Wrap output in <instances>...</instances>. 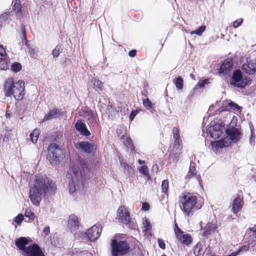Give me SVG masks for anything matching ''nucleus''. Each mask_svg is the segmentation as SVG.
Masks as SVG:
<instances>
[{
  "label": "nucleus",
  "mask_w": 256,
  "mask_h": 256,
  "mask_svg": "<svg viewBox=\"0 0 256 256\" xmlns=\"http://www.w3.org/2000/svg\"><path fill=\"white\" fill-rule=\"evenodd\" d=\"M90 174L88 162L82 158H79L67 171L70 192L72 194L77 190L83 188L86 180L90 178Z\"/></svg>",
  "instance_id": "f257e3e1"
},
{
  "label": "nucleus",
  "mask_w": 256,
  "mask_h": 256,
  "mask_svg": "<svg viewBox=\"0 0 256 256\" xmlns=\"http://www.w3.org/2000/svg\"><path fill=\"white\" fill-rule=\"evenodd\" d=\"M111 256H124L130 252V247L126 240L112 238L110 240Z\"/></svg>",
  "instance_id": "f03ea898"
},
{
  "label": "nucleus",
  "mask_w": 256,
  "mask_h": 256,
  "mask_svg": "<svg viewBox=\"0 0 256 256\" xmlns=\"http://www.w3.org/2000/svg\"><path fill=\"white\" fill-rule=\"evenodd\" d=\"M182 198L183 201L182 202V207H180L185 215L188 216L192 210H200L202 207L201 205L198 203L196 196L189 193L184 194Z\"/></svg>",
  "instance_id": "7ed1b4c3"
},
{
  "label": "nucleus",
  "mask_w": 256,
  "mask_h": 256,
  "mask_svg": "<svg viewBox=\"0 0 256 256\" xmlns=\"http://www.w3.org/2000/svg\"><path fill=\"white\" fill-rule=\"evenodd\" d=\"M116 220L122 226H126L130 229H136V224L130 218V213L128 208L123 205L119 206L116 211Z\"/></svg>",
  "instance_id": "20e7f679"
},
{
  "label": "nucleus",
  "mask_w": 256,
  "mask_h": 256,
  "mask_svg": "<svg viewBox=\"0 0 256 256\" xmlns=\"http://www.w3.org/2000/svg\"><path fill=\"white\" fill-rule=\"evenodd\" d=\"M48 151L46 160L50 165H58L62 160L63 152L58 144L50 143L48 146Z\"/></svg>",
  "instance_id": "39448f33"
},
{
  "label": "nucleus",
  "mask_w": 256,
  "mask_h": 256,
  "mask_svg": "<svg viewBox=\"0 0 256 256\" xmlns=\"http://www.w3.org/2000/svg\"><path fill=\"white\" fill-rule=\"evenodd\" d=\"M250 78L244 76L243 73L240 69H236L232 72L230 80V84L236 88L243 89L250 84Z\"/></svg>",
  "instance_id": "423d86ee"
},
{
  "label": "nucleus",
  "mask_w": 256,
  "mask_h": 256,
  "mask_svg": "<svg viewBox=\"0 0 256 256\" xmlns=\"http://www.w3.org/2000/svg\"><path fill=\"white\" fill-rule=\"evenodd\" d=\"M35 184L38 188L41 190L44 194H53L55 192L52 180L47 176H37L35 178Z\"/></svg>",
  "instance_id": "0eeeda50"
},
{
  "label": "nucleus",
  "mask_w": 256,
  "mask_h": 256,
  "mask_svg": "<svg viewBox=\"0 0 256 256\" xmlns=\"http://www.w3.org/2000/svg\"><path fill=\"white\" fill-rule=\"evenodd\" d=\"M224 124L222 122H211L210 126L206 130L208 135L214 139L220 138L225 130Z\"/></svg>",
  "instance_id": "6e6552de"
},
{
  "label": "nucleus",
  "mask_w": 256,
  "mask_h": 256,
  "mask_svg": "<svg viewBox=\"0 0 256 256\" xmlns=\"http://www.w3.org/2000/svg\"><path fill=\"white\" fill-rule=\"evenodd\" d=\"M30 242L29 238L21 236L15 240L14 243L16 247L22 252L25 255L30 250V249L36 244L34 243L26 246Z\"/></svg>",
  "instance_id": "1a4fd4ad"
},
{
  "label": "nucleus",
  "mask_w": 256,
  "mask_h": 256,
  "mask_svg": "<svg viewBox=\"0 0 256 256\" xmlns=\"http://www.w3.org/2000/svg\"><path fill=\"white\" fill-rule=\"evenodd\" d=\"M42 192L39 189L36 184H34V186L30 189L28 197L33 205L38 206L42 200Z\"/></svg>",
  "instance_id": "9d476101"
},
{
  "label": "nucleus",
  "mask_w": 256,
  "mask_h": 256,
  "mask_svg": "<svg viewBox=\"0 0 256 256\" xmlns=\"http://www.w3.org/2000/svg\"><path fill=\"white\" fill-rule=\"evenodd\" d=\"M102 232V227L100 224H96L88 229L85 232L88 240L91 242H94L100 237Z\"/></svg>",
  "instance_id": "9b49d317"
},
{
  "label": "nucleus",
  "mask_w": 256,
  "mask_h": 256,
  "mask_svg": "<svg viewBox=\"0 0 256 256\" xmlns=\"http://www.w3.org/2000/svg\"><path fill=\"white\" fill-rule=\"evenodd\" d=\"M226 137L233 143L237 142L241 138L242 133L238 128L228 125L224 130Z\"/></svg>",
  "instance_id": "f8f14e48"
},
{
  "label": "nucleus",
  "mask_w": 256,
  "mask_h": 256,
  "mask_svg": "<svg viewBox=\"0 0 256 256\" xmlns=\"http://www.w3.org/2000/svg\"><path fill=\"white\" fill-rule=\"evenodd\" d=\"M74 128L81 136L86 137L87 139L90 140L93 138L94 136H92L86 124L81 119L78 120L74 124Z\"/></svg>",
  "instance_id": "ddd939ff"
},
{
  "label": "nucleus",
  "mask_w": 256,
  "mask_h": 256,
  "mask_svg": "<svg viewBox=\"0 0 256 256\" xmlns=\"http://www.w3.org/2000/svg\"><path fill=\"white\" fill-rule=\"evenodd\" d=\"M95 144L94 142L88 141H80L75 145L76 148L84 153L90 155L93 153L94 150Z\"/></svg>",
  "instance_id": "4468645a"
},
{
  "label": "nucleus",
  "mask_w": 256,
  "mask_h": 256,
  "mask_svg": "<svg viewBox=\"0 0 256 256\" xmlns=\"http://www.w3.org/2000/svg\"><path fill=\"white\" fill-rule=\"evenodd\" d=\"M242 69L248 75H252L256 73V58L251 59L246 58V62L242 66Z\"/></svg>",
  "instance_id": "2eb2a0df"
},
{
  "label": "nucleus",
  "mask_w": 256,
  "mask_h": 256,
  "mask_svg": "<svg viewBox=\"0 0 256 256\" xmlns=\"http://www.w3.org/2000/svg\"><path fill=\"white\" fill-rule=\"evenodd\" d=\"M24 90V82L22 80H19L16 82L14 94L12 96L16 100H22L25 94Z\"/></svg>",
  "instance_id": "dca6fc26"
},
{
  "label": "nucleus",
  "mask_w": 256,
  "mask_h": 256,
  "mask_svg": "<svg viewBox=\"0 0 256 256\" xmlns=\"http://www.w3.org/2000/svg\"><path fill=\"white\" fill-rule=\"evenodd\" d=\"M15 86L16 82H14L12 78H8L6 79L4 88V96L6 97H11L14 94Z\"/></svg>",
  "instance_id": "f3484780"
},
{
  "label": "nucleus",
  "mask_w": 256,
  "mask_h": 256,
  "mask_svg": "<svg viewBox=\"0 0 256 256\" xmlns=\"http://www.w3.org/2000/svg\"><path fill=\"white\" fill-rule=\"evenodd\" d=\"M233 66L232 59L231 58H227L225 59L221 64L218 69V73L220 74H226L232 68Z\"/></svg>",
  "instance_id": "a211bd4d"
},
{
  "label": "nucleus",
  "mask_w": 256,
  "mask_h": 256,
  "mask_svg": "<svg viewBox=\"0 0 256 256\" xmlns=\"http://www.w3.org/2000/svg\"><path fill=\"white\" fill-rule=\"evenodd\" d=\"M68 227L70 230L75 231L79 228L78 218L74 214H71L68 218Z\"/></svg>",
  "instance_id": "6ab92c4d"
},
{
  "label": "nucleus",
  "mask_w": 256,
  "mask_h": 256,
  "mask_svg": "<svg viewBox=\"0 0 256 256\" xmlns=\"http://www.w3.org/2000/svg\"><path fill=\"white\" fill-rule=\"evenodd\" d=\"M241 109L242 107L238 106L237 104L232 101H230V102L228 103L227 106L221 107L219 108L218 110L219 113H220L223 112L229 111L230 110L238 111L241 110Z\"/></svg>",
  "instance_id": "aec40b11"
},
{
  "label": "nucleus",
  "mask_w": 256,
  "mask_h": 256,
  "mask_svg": "<svg viewBox=\"0 0 256 256\" xmlns=\"http://www.w3.org/2000/svg\"><path fill=\"white\" fill-rule=\"evenodd\" d=\"M60 114V112L58 108H53L46 114L42 119V121H48L52 119L56 118Z\"/></svg>",
  "instance_id": "412c9836"
},
{
  "label": "nucleus",
  "mask_w": 256,
  "mask_h": 256,
  "mask_svg": "<svg viewBox=\"0 0 256 256\" xmlns=\"http://www.w3.org/2000/svg\"><path fill=\"white\" fill-rule=\"evenodd\" d=\"M26 256H46L41 248L36 244L26 255Z\"/></svg>",
  "instance_id": "4be33fe9"
},
{
  "label": "nucleus",
  "mask_w": 256,
  "mask_h": 256,
  "mask_svg": "<svg viewBox=\"0 0 256 256\" xmlns=\"http://www.w3.org/2000/svg\"><path fill=\"white\" fill-rule=\"evenodd\" d=\"M230 144V142L228 144L224 138H222L220 140L211 142L210 144L212 147L218 150V148L228 147Z\"/></svg>",
  "instance_id": "5701e85b"
},
{
  "label": "nucleus",
  "mask_w": 256,
  "mask_h": 256,
  "mask_svg": "<svg viewBox=\"0 0 256 256\" xmlns=\"http://www.w3.org/2000/svg\"><path fill=\"white\" fill-rule=\"evenodd\" d=\"M241 200L239 197H236L233 200L232 210L234 214H236L242 208Z\"/></svg>",
  "instance_id": "b1692460"
},
{
  "label": "nucleus",
  "mask_w": 256,
  "mask_h": 256,
  "mask_svg": "<svg viewBox=\"0 0 256 256\" xmlns=\"http://www.w3.org/2000/svg\"><path fill=\"white\" fill-rule=\"evenodd\" d=\"M143 104L145 108L152 113H155L156 112L155 104L152 103L148 98H146L143 100Z\"/></svg>",
  "instance_id": "393cba45"
},
{
  "label": "nucleus",
  "mask_w": 256,
  "mask_h": 256,
  "mask_svg": "<svg viewBox=\"0 0 256 256\" xmlns=\"http://www.w3.org/2000/svg\"><path fill=\"white\" fill-rule=\"evenodd\" d=\"M22 7L20 1H18V0H14L12 8L13 10H14L16 15L20 17H22Z\"/></svg>",
  "instance_id": "a878e982"
},
{
  "label": "nucleus",
  "mask_w": 256,
  "mask_h": 256,
  "mask_svg": "<svg viewBox=\"0 0 256 256\" xmlns=\"http://www.w3.org/2000/svg\"><path fill=\"white\" fill-rule=\"evenodd\" d=\"M90 82L93 84L94 88L96 91L100 92L102 90V82L98 79L92 78Z\"/></svg>",
  "instance_id": "bb28decb"
},
{
  "label": "nucleus",
  "mask_w": 256,
  "mask_h": 256,
  "mask_svg": "<svg viewBox=\"0 0 256 256\" xmlns=\"http://www.w3.org/2000/svg\"><path fill=\"white\" fill-rule=\"evenodd\" d=\"M124 144L125 146L127 147L128 148L130 149L131 153H136V148L134 144V143L132 139L130 138H126L124 142Z\"/></svg>",
  "instance_id": "cd10ccee"
},
{
  "label": "nucleus",
  "mask_w": 256,
  "mask_h": 256,
  "mask_svg": "<svg viewBox=\"0 0 256 256\" xmlns=\"http://www.w3.org/2000/svg\"><path fill=\"white\" fill-rule=\"evenodd\" d=\"M196 164L194 162H190L189 170L188 174L185 176L186 180L192 178L196 174Z\"/></svg>",
  "instance_id": "c85d7f7f"
},
{
  "label": "nucleus",
  "mask_w": 256,
  "mask_h": 256,
  "mask_svg": "<svg viewBox=\"0 0 256 256\" xmlns=\"http://www.w3.org/2000/svg\"><path fill=\"white\" fill-rule=\"evenodd\" d=\"M180 159V153L174 152L170 154L168 158V164H171L174 162L176 163Z\"/></svg>",
  "instance_id": "c756f323"
},
{
  "label": "nucleus",
  "mask_w": 256,
  "mask_h": 256,
  "mask_svg": "<svg viewBox=\"0 0 256 256\" xmlns=\"http://www.w3.org/2000/svg\"><path fill=\"white\" fill-rule=\"evenodd\" d=\"M10 13L6 12L0 16V24L1 26H6L9 24Z\"/></svg>",
  "instance_id": "7c9ffc66"
},
{
  "label": "nucleus",
  "mask_w": 256,
  "mask_h": 256,
  "mask_svg": "<svg viewBox=\"0 0 256 256\" xmlns=\"http://www.w3.org/2000/svg\"><path fill=\"white\" fill-rule=\"evenodd\" d=\"M139 172L144 175L145 177V179L148 180L150 178V176L148 173V167L146 165H143L138 168Z\"/></svg>",
  "instance_id": "2f4dec72"
},
{
  "label": "nucleus",
  "mask_w": 256,
  "mask_h": 256,
  "mask_svg": "<svg viewBox=\"0 0 256 256\" xmlns=\"http://www.w3.org/2000/svg\"><path fill=\"white\" fill-rule=\"evenodd\" d=\"M181 238H182V240H181V242L188 246L192 242V237L188 234H182Z\"/></svg>",
  "instance_id": "473e14b6"
},
{
  "label": "nucleus",
  "mask_w": 256,
  "mask_h": 256,
  "mask_svg": "<svg viewBox=\"0 0 256 256\" xmlns=\"http://www.w3.org/2000/svg\"><path fill=\"white\" fill-rule=\"evenodd\" d=\"M10 62L6 58H0V70H6L9 68Z\"/></svg>",
  "instance_id": "72a5a7b5"
},
{
  "label": "nucleus",
  "mask_w": 256,
  "mask_h": 256,
  "mask_svg": "<svg viewBox=\"0 0 256 256\" xmlns=\"http://www.w3.org/2000/svg\"><path fill=\"white\" fill-rule=\"evenodd\" d=\"M210 80L206 78L202 80H200L197 84L194 87L193 90L195 91L199 88H204L206 85H208L209 83Z\"/></svg>",
  "instance_id": "f704fd0d"
},
{
  "label": "nucleus",
  "mask_w": 256,
  "mask_h": 256,
  "mask_svg": "<svg viewBox=\"0 0 256 256\" xmlns=\"http://www.w3.org/2000/svg\"><path fill=\"white\" fill-rule=\"evenodd\" d=\"M174 83L177 90H180L182 89L184 86V80L181 76L176 77L174 80Z\"/></svg>",
  "instance_id": "c9c22d12"
},
{
  "label": "nucleus",
  "mask_w": 256,
  "mask_h": 256,
  "mask_svg": "<svg viewBox=\"0 0 256 256\" xmlns=\"http://www.w3.org/2000/svg\"><path fill=\"white\" fill-rule=\"evenodd\" d=\"M124 172L128 176H132L134 174V169L128 164L125 163L123 164Z\"/></svg>",
  "instance_id": "e433bc0d"
},
{
  "label": "nucleus",
  "mask_w": 256,
  "mask_h": 256,
  "mask_svg": "<svg viewBox=\"0 0 256 256\" xmlns=\"http://www.w3.org/2000/svg\"><path fill=\"white\" fill-rule=\"evenodd\" d=\"M62 52L61 46L58 44L56 48L52 50V54L54 58H58L60 54Z\"/></svg>",
  "instance_id": "4c0bfd02"
},
{
  "label": "nucleus",
  "mask_w": 256,
  "mask_h": 256,
  "mask_svg": "<svg viewBox=\"0 0 256 256\" xmlns=\"http://www.w3.org/2000/svg\"><path fill=\"white\" fill-rule=\"evenodd\" d=\"M206 26L205 25H202L198 27L195 30H193L190 32L192 34H196L198 36H201L202 34L206 30Z\"/></svg>",
  "instance_id": "58836bf2"
},
{
  "label": "nucleus",
  "mask_w": 256,
  "mask_h": 256,
  "mask_svg": "<svg viewBox=\"0 0 256 256\" xmlns=\"http://www.w3.org/2000/svg\"><path fill=\"white\" fill-rule=\"evenodd\" d=\"M174 230L176 236L179 240H180L183 232L178 228V224L176 223L174 224Z\"/></svg>",
  "instance_id": "ea45409f"
},
{
  "label": "nucleus",
  "mask_w": 256,
  "mask_h": 256,
  "mask_svg": "<svg viewBox=\"0 0 256 256\" xmlns=\"http://www.w3.org/2000/svg\"><path fill=\"white\" fill-rule=\"evenodd\" d=\"M22 68L21 64L18 62H14L11 66V69L14 72H19L21 70Z\"/></svg>",
  "instance_id": "a19ab883"
},
{
  "label": "nucleus",
  "mask_w": 256,
  "mask_h": 256,
  "mask_svg": "<svg viewBox=\"0 0 256 256\" xmlns=\"http://www.w3.org/2000/svg\"><path fill=\"white\" fill-rule=\"evenodd\" d=\"M24 216L26 218H28L29 220H34L35 218V214L34 212H32L30 209H26L24 212Z\"/></svg>",
  "instance_id": "79ce46f5"
},
{
  "label": "nucleus",
  "mask_w": 256,
  "mask_h": 256,
  "mask_svg": "<svg viewBox=\"0 0 256 256\" xmlns=\"http://www.w3.org/2000/svg\"><path fill=\"white\" fill-rule=\"evenodd\" d=\"M38 134L36 130H34L30 134V138L32 142L35 144L37 142L38 139Z\"/></svg>",
  "instance_id": "37998d69"
},
{
  "label": "nucleus",
  "mask_w": 256,
  "mask_h": 256,
  "mask_svg": "<svg viewBox=\"0 0 256 256\" xmlns=\"http://www.w3.org/2000/svg\"><path fill=\"white\" fill-rule=\"evenodd\" d=\"M143 220V225L144 227V230L148 231L150 230L152 228V226L150 222L146 218H144V220L142 218Z\"/></svg>",
  "instance_id": "c03bdc74"
},
{
  "label": "nucleus",
  "mask_w": 256,
  "mask_h": 256,
  "mask_svg": "<svg viewBox=\"0 0 256 256\" xmlns=\"http://www.w3.org/2000/svg\"><path fill=\"white\" fill-rule=\"evenodd\" d=\"M169 188L168 181V180H163L162 183V192L166 194Z\"/></svg>",
  "instance_id": "a18cd8bd"
},
{
  "label": "nucleus",
  "mask_w": 256,
  "mask_h": 256,
  "mask_svg": "<svg viewBox=\"0 0 256 256\" xmlns=\"http://www.w3.org/2000/svg\"><path fill=\"white\" fill-rule=\"evenodd\" d=\"M84 112L86 114L88 117V120L92 122H93L94 120V115L92 110L88 108L86 110L84 111Z\"/></svg>",
  "instance_id": "49530a36"
},
{
  "label": "nucleus",
  "mask_w": 256,
  "mask_h": 256,
  "mask_svg": "<svg viewBox=\"0 0 256 256\" xmlns=\"http://www.w3.org/2000/svg\"><path fill=\"white\" fill-rule=\"evenodd\" d=\"M24 218L22 214H18L16 216L14 219V222L18 225L21 224L22 222L24 220Z\"/></svg>",
  "instance_id": "de8ad7c7"
},
{
  "label": "nucleus",
  "mask_w": 256,
  "mask_h": 256,
  "mask_svg": "<svg viewBox=\"0 0 256 256\" xmlns=\"http://www.w3.org/2000/svg\"><path fill=\"white\" fill-rule=\"evenodd\" d=\"M214 229V227L210 226H207L205 230L203 232V234L205 236H208L211 234L212 232Z\"/></svg>",
  "instance_id": "09e8293b"
},
{
  "label": "nucleus",
  "mask_w": 256,
  "mask_h": 256,
  "mask_svg": "<svg viewBox=\"0 0 256 256\" xmlns=\"http://www.w3.org/2000/svg\"><path fill=\"white\" fill-rule=\"evenodd\" d=\"M250 247L248 245H244L239 248L238 250L236 251H235L234 252L238 253V255L241 252H247L248 250Z\"/></svg>",
  "instance_id": "8fccbe9b"
},
{
  "label": "nucleus",
  "mask_w": 256,
  "mask_h": 256,
  "mask_svg": "<svg viewBox=\"0 0 256 256\" xmlns=\"http://www.w3.org/2000/svg\"><path fill=\"white\" fill-rule=\"evenodd\" d=\"M180 138L174 139V148L172 150V151H174L176 149V150H178L180 149Z\"/></svg>",
  "instance_id": "3c124183"
},
{
  "label": "nucleus",
  "mask_w": 256,
  "mask_h": 256,
  "mask_svg": "<svg viewBox=\"0 0 256 256\" xmlns=\"http://www.w3.org/2000/svg\"><path fill=\"white\" fill-rule=\"evenodd\" d=\"M250 137L249 139V141H250V143L252 144V142H254V138H255V137L254 136V128L252 127V126H250Z\"/></svg>",
  "instance_id": "603ef678"
},
{
  "label": "nucleus",
  "mask_w": 256,
  "mask_h": 256,
  "mask_svg": "<svg viewBox=\"0 0 256 256\" xmlns=\"http://www.w3.org/2000/svg\"><path fill=\"white\" fill-rule=\"evenodd\" d=\"M22 41L23 45H25L28 48H30V45L29 44V41L26 38V36H20Z\"/></svg>",
  "instance_id": "864d4df0"
},
{
  "label": "nucleus",
  "mask_w": 256,
  "mask_h": 256,
  "mask_svg": "<svg viewBox=\"0 0 256 256\" xmlns=\"http://www.w3.org/2000/svg\"><path fill=\"white\" fill-rule=\"evenodd\" d=\"M158 246L162 250L166 249V244L164 240L160 238L158 239Z\"/></svg>",
  "instance_id": "5fc2aeb1"
},
{
  "label": "nucleus",
  "mask_w": 256,
  "mask_h": 256,
  "mask_svg": "<svg viewBox=\"0 0 256 256\" xmlns=\"http://www.w3.org/2000/svg\"><path fill=\"white\" fill-rule=\"evenodd\" d=\"M138 110H132L130 116H129V119L130 121H132L134 118V117L138 114Z\"/></svg>",
  "instance_id": "6e6d98bb"
},
{
  "label": "nucleus",
  "mask_w": 256,
  "mask_h": 256,
  "mask_svg": "<svg viewBox=\"0 0 256 256\" xmlns=\"http://www.w3.org/2000/svg\"><path fill=\"white\" fill-rule=\"evenodd\" d=\"M243 22V20L242 18H240L236 20L233 22V26L235 28H238L240 26Z\"/></svg>",
  "instance_id": "4d7b16f0"
},
{
  "label": "nucleus",
  "mask_w": 256,
  "mask_h": 256,
  "mask_svg": "<svg viewBox=\"0 0 256 256\" xmlns=\"http://www.w3.org/2000/svg\"><path fill=\"white\" fill-rule=\"evenodd\" d=\"M6 58V50L2 45H0V58Z\"/></svg>",
  "instance_id": "13d9d810"
},
{
  "label": "nucleus",
  "mask_w": 256,
  "mask_h": 256,
  "mask_svg": "<svg viewBox=\"0 0 256 256\" xmlns=\"http://www.w3.org/2000/svg\"><path fill=\"white\" fill-rule=\"evenodd\" d=\"M173 137L174 139L179 138V132L178 129L174 127L172 129Z\"/></svg>",
  "instance_id": "bf43d9fd"
},
{
  "label": "nucleus",
  "mask_w": 256,
  "mask_h": 256,
  "mask_svg": "<svg viewBox=\"0 0 256 256\" xmlns=\"http://www.w3.org/2000/svg\"><path fill=\"white\" fill-rule=\"evenodd\" d=\"M20 31L22 33L21 36H26V26L24 24H22L20 26Z\"/></svg>",
  "instance_id": "052dcab7"
},
{
  "label": "nucleus",
  "mask_w": 256,
  "mask_h": 256,
  "mask_svg": "<svg viewBox=\"0 0 256 256\" xmlns=\"http://www.w3.org/2000/svg\"><path fill=\"white\" fill-rule=\"evenodd\" d=\"M150 208V205L148 202H144L142 203V210H144V212L148 211L149 210Z\"/></svg>",
  "instance_id": "680f3d73"
},
{
  "label": "nucleus",
  "mask_w": 256,
  "mask_h": 256,
  "mask_svg": "<svg viewBox=\"0 0 256 256\" xmlns=\"http://www.w3.org/2000/svg\"><path fill=\"white\" fill-rule=\"evenodd\" d=\"M43 233L46 236H48L50 234V227L46 226L43 230Z\"/></svg>",
  "instance_id": "e2e57ef3"
},
{
  "label": "nucleus",
  "mask_w": 256,
  "mask_h": 256,
  "mask_svg": "<svg viewBox=\"0 0 256 256\" xmlns=\"http://www.w3.org/2000/svg\"><path fill=\"white\" fill-rule=\"evenodd\" d=\"M136 54V50H130L128 52V56L131 58H134Z\"/></svg>",
  "instance_id": "0e129e2a"
},
{
  "label": "nucleus",
  "mask_w": 256,
  "mask_h": 256,
  "mask_svg": "<svg viewBox=\"0 0 256 256\" xmlns=\"http://www.w3.org/2000/svg\"><path fill=\"white\" fill-rule=\"evenodd\" d=\"M158 170H159V167H158V165L157 164H154L153 165V166L152 167V171L153 172L157 173L158 171Z\"/></svg>",
  "instance_id": "69168bd1"
},
{
  "label": "nucleus",
  "mask_w": 256,
  "mask_h": 256,
  "mask_svg": "<svg viewBox=\"0 0 256 256\" xmlns=\"http://www.w3.org/2000/svg\"><path fill=\"white\" fill-rule=\"evenodd\" d=\"M198 248H200V249L198 250V252H200L201 249L202 248V244L200 242H198L196 245H195V246H194V249H196Z\"/></svg>",
  "instance_id": "338daca9"
},
{
  "label": "nucleus",
  "mask_w": 256,
  "mask_h": 256,
  "mask_svg": "<svg viewBox=\"0 0 256 256\" xmlns=\"http://www.w3.org/2000/svg\"><path fill=\"white\" fill-rule=\"evenodd\" d=\"M6 117L7 118H10L12 116V114L11 112H6Z\"/></svg>",
  "instance_id": "774afa93"
}]
</instances>
